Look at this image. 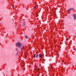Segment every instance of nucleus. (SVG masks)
Wrapping results in <instances>:
<instances>
[{
    "label": "nucleus",
    "instance_id": "nucleus-15",
    "mask_svg": "<svg viewBox=\"0 0 76 76\" xmlns=\"http://www.w3.org/2000/svg\"><path fill=\"white\" fill-rule=\"evenodd\" d=\"M12 7H14V5H12Z\"/></svg>",
    "mask_w": 76,
    "mask_h": 76
},
{
    "label": "nucleus",
    "instance_id": "nucleus-4",
    "mask_svg": "<svg viewBox=\"0 0 76 76\" xmlns=\"http://www.w3.org/2000/svg\"><path fill=\"white\" fill-rule=\"evenodd\" d=\"M73 10V8H71L70 9H69L68 10V12H70V10Z\"/></svg>",
    "mask_w": 76,
    "mask_h": 76
},
{
    "label": "nucleus",
    "instance_id": "nucleus-8",
    "mask_svg": "<svg viewBox=\"0 0 76 76\" xmlns=\"http://www.w3.org/2000/svg\"><path fill=\"white\" fill-rule=\"evenodd\" d=\"M24 49V46H23V47L21 48V50H22Z\"/></svg>",
    "mask_w": 76,
    "mask_h": 76
},
{
    "label": "nucleus",
    "instance_id": "nucleus-20",
    "mask_svg": "<svg viewBox=\"0 0 76 76\" xmlns=\"http://www.w3.org/2000/svg\"><path fill=\"white\" fill-rule=\"evenodd\" d=\"M19 7H20V6H19Z\"/></svg>",
    "mask_w": 76,
    "mask_h": 76
},
{
    "label": "nucleus",
    "instance_id": "nucleus-9",
    "mask_svg": "<svg viewBox=\"0 0 76 76\" xmlns=\"http://www.w3.org/2000/svg\"><path fill=\"white\" fill-rule=\"evenodd\" d=\"M34 58H35V56H36V54H34Z\"/></svg>",
    "mask_w": 76,
    "mask_h": 76
},
{
    "label": "nucleus",
    "instance_id": "nucleus-2",
    "mask_svg": "<svg viewBox=\"0 0 76 76\" xmlns=\"http://www.w3.org/2000/svg\"><path fill=\"white\" fill-rule=\"evenodd\" d=\"M25 21H23L20 23V25L21 26H25Z\"/></svg>",
    "mask_w": 76,
    "mask_h": 76
},
{
    "label": "nucleus",
    "instance_id": "nucleus-7",
    "mask_svg": "<svg viewBox=\"0 0 76 76\" xmlns=\"http://www.w3.org/2000/svg\"><path fill=\"white\" fill-rule=\"evenodd\" d=\"M36 14V17H38V14L37 12H35Z\"/></svg>",
    "mask_w": 76,
    "mask_h": 76
},
{
    "label": "nucleus",
    "instance_id": "nucleus-19",
    "mask_svg": "<svg viewBox=\"0 0 76 76\" xmlns=\"http://www.w3.org/2000/svg\"><path fill=\"white\" fill-rule=\"evenodd\" d=\"M40 60H41V59H40Z\"/></svg>",
    "mask_w": 76,
    "mask_h": 76
},
{
    "label": "nucleus",
    "instance_id": "nucleus-18",
    "mask_svg": "<svg viewBox=\"0 0 76 76\" xmlns=\"http://www.w3.org/2000/svg\"><path fill=\"white\" fill-rule=\"evenodd\" d=\"M43 6H45V5H44Z\"/></svg>",
    "mask_w": 76,
    "mask_h": 76
},
{
    "label": "nucleus",
    "instance_id": "nucleus-11",
    "mask_svg": "<svg viewBox=\"0 0 76 76\" xmlns=\"http://www.w3.org/2000/svg\"><path fill=\"white\" fill-rule=\"evenodd\" d=\"M25 37L26 38H28V37L27 36H25Z\"/></svg>",
    "mask_w": 76,
    "mask_h": 76
},
{
    "label": "nucleus",
    "instance_id": "nucleus-3",
    "mask_svg": "<svg viewBox=\"0 0 76 76\" xmlns=\"http://www.w3.org/2000/svg\"><path fill=\"white\" fill-rule=\"evenodd\" d=\"M73 16L74 17V20H76V14H74L73 15Z\"/></svg>",
    "mask_w": 76,
    "mask_h": 76
},
{
    "label": "nucleus",
    "instance_id": "nucleus-16",
    "mask_svg": "<svg viewBox=\"0 0 76 76\" xmlns=\"http://www.w3.org/2000/svg\"><path fill=\"white\" fill-rule=\"evenodd\" d=\"M16 50H17V51H18V50L17 49V48L16 49Z\"/></svg>",
    "mask_w": 76,
    "mask_h": 76
},
{
    "label": "nucleus",
    "instance_id": "nucleus-21",
    "mask_svg": "<svg viewBox=\"0 0 76 76\" xmlns=\"http://www.w3.org/2000/svg\"><path fill=\"white\" fill-rule=\"evenodd\" d=\"M44 61H45V60H44Z\"/></svg>",
    "mask_w": 76,
    "mask_h": 76
},
{
    "label": "nucleus",
    "instance_id": "nucleus-17",
    "mask_svg": "<svg viewBox=\"0 0 76 76\" xmlns=\"http://www.w3.org/2000/svg\"><path fill=\"white\" fill-rule=\"evenodd\" d=\"M18 54V52L17 53V54Z\"/></svg>",
    "mask_w": 76,
    "mask_h": 76
},
{
    "label": "nucleus",
    "instance_id": "nucleus-6",
    "mask_svg": "<svg viewBox=\"0 0 76 76\" xmlns=\"http://www.w3.org/2000/svg\"><path fill=\"white\" fill-rule=\"evenodd\" d=\"M34 9H37V8H38V6L36 5V6L34 7Z\"/></svg>",
    "mask_w": 76,
    "mask_h": 76
},
{
    "label": "nucleus",
    "instance_id": "nucleus-1",
    "mask_svg": "<svg viewBox=\"0 0 76 76\" xmlns=\"http://www.w3.org/2000/svg\"><path fill=\"white\" fill-rule=\"evenodd\" d=\"M16 44L17 47L19 48H20L22 46V43H20L19 42H18L17 43H16Z\"/></svg>",
    "mask_w": 76,
    "mask_h": 76
},
{
    "label": "nucleus",
    "instance_id": "nucleus-13",
    "mask_svg": "<svg viewBox=\"0 0 76 76\" xmlns=\"http://www.w3.org/2000/svg\"><path fill=\"white\" fill-rule=\"evenodd\" d=\"M38 54H37V55H36V58H38Z\"/></svg>",
    "mask_w": 76,
    "mask_h": 76
},
{
    "label": "nucleus",
    "instance_id": "nucleus-14",
    "mask_svg": "<svg viewBox=\"0 0 76 76\" xmlns=\"http://www.w3.org/2000/svg\"><path fill=\"white\" fill-rule=\"evenodd\" d=\"M52 75L53 76H54V73H53Z\"/></svg>",
    "mask_w": 76,
    "mask_h": 76
},
{
    "label": "nucleus",
    "instance_id": "nucleus-5",
    "mask_svg": "<svg viewBox=\"0 0 76 76\" xmlns=\"http://www.w3.org/2000/svg\"><path fill=\"white\" fill-rule=\"evenodd\" d=\"M39 58H42V54H40L39 55Z\"/></svg>",
    "mask_w": 76,
    "mask_h": 76
},
{
    "label": "nucleus",
    "instance_id": "nucleus-10",
    "mask_svg": "<svg viewBox=\"0 0 76 76\" xmlns=\"http://www.w3.org/2000/svg\"><path fill=\"white\" fill-rule=\"evenodd\" d=\"M39 70H40V69H39V68H38V69H37V71L38 72H39Z\"/></svg>",
    "mask_w": 76,
    "mask_h": 76
},
{
    "label": "nucleus",
    "instance_id": "nucleus-12",
    "mask_svg": "<svg viewBox=\"0 0 76 76\" xmlns=\"http://www.w3.org/2000/svg\"><path fill=\"white\" fill-rule=\"evenodd\" d=\"M34 67H35V68H37V67H38V66H36V65H35L34 66Z\"/></svg>",
    "mask_w": 76,
    "mask_h": 76
}]
</instances>
